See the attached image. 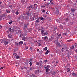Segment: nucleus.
<instances>
[{"label":"nucleus","instance_id":"20","mask_svg":"<svg viewBox=\"0 0 77 77\" xmlns=\"http://www.w3.org/2000/svg\"><path fill=\"white\" fill-rule=\"evenodd\" d=\"M71 11H72V12H74V11H75V9L74 8H72L71 9Z\"/></svg>","mask_w":77,"mask_h":77},{"label":"nucleus","instance_id":"39","mask_svg":"<svg viewBox=\"0 0 77 77\" xmlns=\"http://www.w3.org/2000/svg\"><path fill=\"white\" fill-rule=\"evenodd\" d=\"M25 66H26V64H25V65H24V67H23V68H24V69H26V68H27V66H26V67H25Z\"/></svg>","mask_w":77,"mask_h":77},{"label":"nucleus","instance_id":"61","mask_svg":"<svg viewBox=\"0 0 77 77\" xmlns=\"http://www.w3.org/2000/svg\"><path fill=\"white\" fill-rule=\"evenodd\" d=\"M37 51H39V49H37Z\"/></svg>","mask_w":77,"mask_h":77},{"label":"nucleus","instance_id":"19","mask_svg":"<svg viewBox=\"0 0 77 77\" xmlns=\"http://www.w3.org/2000/svg\"><path fill=\"white\" fill-rule=\"evenodd\" d=\"M25 25H26V26H28L29 24V22L28 21H27L26 23V24H25Z\"/></svg>","mask_w":77,"mask_h":77},{"label":"nucleus","instance_id":"46","mask_svg":"<svg viewBox=\"0 0 77 77\" xmlns=\"http://www.w3.org/2000/svg\"><path fill=\"white\" fill-rule=\"evenodd\" d=\"M32 59H32V58L30 59L29 60V62H31L32 61Z\"/></svg>","mask_w":77,"mask_h":77},{"label":"nucleus","instance_id":"12","mask_svg":"<svg viewBox=\"0 0 77 77\" xmlns=\"http://www.w3.org/2000/svg\"><path fill=\"white\" fill-rule=\"evenodd\" d=\"M55 74H56V72L54 71H53L51 74V75H54Z\"/></svg>","mask_w":77,"mask_h":77},{"label":"nucleus","instance_id":"59","mask_svg":"<svg viewBox=\"0 0 77 77\" xmlns=\"http://www.w3.org/2000/svg\"><path fill=\"white\" fill-rule=\"evenodd\" d=\"M41 20H43V17H41L40 18Z\"/></svg>","mask_w":77,"mask_h":77},{"label":"nucleus","instance_id":"9","mask_svg":"<svg viewBox=\"0 0 77 77\" xmlns=\"http://www.w3.org/2000/svg\"><path fill=\"white\" fill-rule=\"evenodd\" d=\"M39 73V70H37L35 72V73L36 74H38Z\"/></svg>","mask_w":77,"mask_h":77},{"label":"nucleus","instance_id":"17","mask_svg":"<svg viewBox=\"0 0 77 77\" xmlns=\"http://www.w3.org/2000/svg\"><path fill=\"white\" fill-rule=\"evenodd\" d=\"M22 19L23 20H26V17L24 16H22Z\"/></svg>","mask_w":77,"mask_h":77},{"label":"nucleus","instance_id":"27","mask_svg":"<svg viewBox=\"0 0 77 77\" xmlns=\"http://www.w3.org/2000/svg\"><path fill=\"white\" fill-rule=\"evenodd\" d=\"M19 44H23V41H20L19 43Z\"/></svg>","mask_w":77,"mask_h":77},{"label":"nucleus","instance_id":"6","mask_svg":"<svg viewBox=\"0 0 77 77\" xmlns=\"http://www.w3.org/2000/svg\"><path fill=\"white\" fill-rule=\"evenodd\" d=\"M45 69H46V71L47 72H48V71L50 70V69L46 66L45 67Z\"/></svg>","mask_w":77,"mask_h":77},{"label":"nucleus","instance_id":"23","mask_svg":"<svg viewBox=\"0 0 77 77\" xmlns=\"http://www.w3.org/2000/svg\"><path fill=\"white\" fill-rule=\"evenodd\" d=\"M16 59H19L20 58V56H16Z\"/></svg>","mask_w":77,"mask_h":77},{"label":"nucleus","instance_id":"13","mask_svg":"<svg viewBox=\"0 0 77 77\" xmlns=\"http://www.w3.org/2000/svg\"><path fill=\"white\" fill-rule=\"evenodd\" d=\"M26 14L28 15V16H30V11H28L27 12H26Z\"/></svg>","mask_w":77,"mask_h":77},{"label":"nucleus","instance_id":"21","mask_svg":"<svg viewBox=\"0 0 77 77\" xmlns=\"http://www.w3.org/2000/svg\"><path fill=\"white\" fill-rule=\"evenodd\" d=\"M57 45H58V46H59V47H61V45H60V43H57Z\"/></svg>","mask_w":77,"mask_h":77},{"label":"nucleus","instance_id":"24","mask_svg":"<svg viewBox=\"0 0 77 77\" xmlns=\"http://www.w3.org/2000/svg\"><path fill=\"white\" fill-rule=\"evenodd\" d=\"M17 55V54L16 53H15L14 54H13V56H14V57H16Z\"/></svg>","mask_w":77,"mask_h":77},{"label":"nucleus","instance_id":"49","mask_svg":"<svg viewBox=\"0 0 77 77\" xmlns=\"http://www.w3.org/2000/svg\"><path fill=\"white\" fill-rule=\"evenodd\" d=\"M72 41V40H67L68 42H71Z\"/></svg>","mask_w":77,"mask_h":77},{"label":"nucleus","instance_id":"44","mask_svg":"<svg viewBox=\"0 0 77 77\" xmlns=\"http://www.w3.org/2000/svg\"><path fill=\"white\" fill-rule=\"evenodd\" d=\"M29 64L30 65V66H32V63L30 62Z\"/></svg>","mask_w":77,"mask_h":77},{"label":"nucleus","instance_id":"50","mask_svg":"<svg viewBox=\"0 0 77 77\" xmlns=\"http://www.w3.org/2000/svg\"><path fill=\"white\" fill-rule=\"evenodd\" d=\"M46 51H47V52L48 53H50V51H48V50H47Z\"/></svg>","mask_w":77,"mask_h":77},{"label":"nucleus","instance_id":"58","mask_svg":"<svg viewBox=\"0 0 77 77\" xmlns=\"http://www.w3.org/2000/svg\"><path fill=\"white\" fill-rule=\"evenodd\" d=\"M43 64V63H42V61H40V64Z\"/></svg>","mask_w":77,"mask_h":77},{"label":"nucleus","instance_id":"3","mask_svg":"<svg viewBox=\"0 0 77 77\" xmlns=\"http://www.w3.org/2000/svg\"><path fill=\"white\" fill-rule=\"evenodd\" d=\"M42 39L44 40H46H46H48V37H47V36H46L44 37H42Z\"/></svg>","mask_w":77,"mask_h":77},{"label":"nucleus","instance_id":"15","mask_svg":"<svg viewBox=\"0 0 77 77\" xmlns=\"http://www.w3.org/2000/svg\"><path fill=\"white\" fill-rule=\"evenodd\" d=\"M29 69V71H31L33 69V67H30Z\"/></svg>","mask_w":77,"mask_h":77},{"label":"nucleus","instance_id":"2","mask_svg":"<svg viewBox=\"0 0 77 77\" xmlns=\"http://www.w3.org/2000/svg\"><path fill=\"white\" fill-rule=\"evenodd\" d=\"M55 10L56 11L55 12V14L56 15H58L59 14V12L57 8H56Z\"/></svg>","mask_w":77,"mask_h":77},{"label":"nucleus","instance_id":"36","mask_svg":"<svg viewBox=\"0 0 77 77\" xmlns=\"http://www.w3.org/2000/svg\"><path fill=\"white\" fill-rule=\"evenodd\" d=\"M47 68H50V65H47Z\"/></svg>","mask_w":77,"mask_h":77},{"label":"nucleus","instance_id":"4","mask_svg":"<svg viewBox=\"0 0 77 77\" xmlns=\"http://www.w3.org/2000/svg\"><path fill=\"white\" fill-rule=\"evenodd\" d=\"M6 11L7 13L8 14H9L11 12V9H8L6 10Z\"/></svg>","mask_w":77,"mask_h":77},{"label":"nucleus","instance_id":"22","mask_svg":"<svg viewBox=\"0 0 77 77\" xmlns=\"http://www.w3.org/2000/svg\"><path fill=\"white\" fill-rule=\"evenodd\" d=\"M72 75L73 76H75L76 75V74H75V73L74 72H72Z\"/></svg>","mask_w":77,"mask_h":77},{"label":"nucleus","instance_id":"60","mask_svg":"<svg viewBox=\"0 0 77 77\" xmlns=\"http://www.w3.org/2000/svg\"><path fill=\"white\" fill-rule=\"evenodd\" d=\"M3 68H4V67H1V69H3Z\"/></svg>","mask_w":77,"mask_h":77},{"label":"nucleus","instance_id":"11","mask_svg":"<svg viewBox=\"0 0 77 77\" xmlns=\"http://www.w3.org/2000/svg\"><path fill=\"white\" fill-rule=\"evenodd\" d=\"M8 42L6 41H5L4 42V44L5 45H7V44H8Z\"/></svg>","mask_w":77,"mask_h":77},{"label":"nucleus","instance_id":"8","mask_svg":"<svg viewBox=\"0 0 77 77\" xmlns=\"http://www.w3.org/2000/svg\"><path fill=\"white\" fill-rule=\"evenodd\" d=\"M22 31L21 30H19L18 32H16V34H17L18 35H19L20 33H21Z\"/></svg>","mask_w":77,"mask_h":77},{"label":"nucleus","instance_id":"43","mask_svg":"<svg viewBox=\"0 0 77 77\" xmlns=\"http://www.w3.org/2000/svg\"><path fill=\"white\" fill-rule=\"evenodd\" d=\"M38 44V46H40V45H41V44L40 43H38V42H37Z\"/></svg>","mask_w":77,"mask_h":77},{"label":"nucleus","instance_id":"51","mask_svg":"<svg viewBox=\"0 0 77 77\" xmlns=\"http://www.w3.org/2000/svg\"><path fill=\"white\" fill-rule=\"evenodd\" d=\"M42 12H44V13L45 12V11L44 10H43Z\"/></svg>","mask_w":77,"mask_h":77},{"label":"nucleus","instance_id":"63","mask_svg":"<svg viewBox=\"0 0 77 77\" xmlns=\"http://www.w3.org/2000/svg\"><path fill=\"white\" fill-rule=\"evenodd\" d=\"M45 54H48V53L47 52V51H46V52H45Z\"/></svg>","mask_w":77,"mask_h":77},{"label":"nucleus","instance_id":"54","mask_svg":"<svg viewBox=\"0 0 77 77\" xmlns=\"http://www.w3.org/2000/svg\"><path fill=\"white\" fill-rule=\"evenodd\" d=\"M45 6H48V3L46 4Z\"/></svg>","mask_w":77,"mask_h":77},{"label":"nucleus","instance_id":"5","mask_svg":"<svg viewBox=\"0 0 77 77\" xmlns=\"http://www.w3.org/2000/svg\"><path fill=\"white\" fill-rule=\"evenodd\" d=\"M23 29H24V30H26V29H28V28H27V25H25V24L24 25Z\"/></svg>","mask_w":77,"mask_h":77},{"label":"nucleus","instance_id":"48","mask_svg":"<svg viewBox=\"0 0 77 77\" xmlns=\"http://www.w3.org/2000/svg\"><path fill=\"white\" fill-rule=\"evenodd\" d=\"M25 34H27V31H25V32H24Z\"/></svg>","mask_w":77,"mask_h":77},{"label":"nucleus","instance_id":"33","mask_svg":"<svg viewBox=\"0 0 77 77\" xmlns=\"http://www.w3.org/2000/svg\"><path fill=\"white\" fill-rule=\"evenodd\" d=\"M35 23H39V21L38 20H36Z\"/></svg>","mask_w":77,"mask_h":77},{"label":"nucleus","instance_id":"25","mask_svg":"<svg viewBox=\"0 0 77 77\" xmlns=\"http://www.w3.org/2000/svg\"><path fill=\"white\" fill-rule=\"evenodd\" d=\"M70 48L71 49H74V45H72L70 47Z\"/></svg>","mask_w":77,"mask_h":77},{"label":"nucleus","instance_id":"7","mask_svg":"<svg viewBox=\"0 0 77 77\" xmlns=\"http://www.w3.org/2000/svg\"><path fill=\"white\" fill-rule=\"evenodd\" d=\"M61 21V18H60L59 19H58L56 20V21L57 23H60Z\"/></svg>","mask_w":77,"mask_h":77},{"label":"nucleus","instance_id":"29","mask_svg":"<svg viewBox=\"0 0 77 77\" xmlns=\"http://www.w3.org/2000/svg\"><path fill=\"white\" fill-rule=\"evenodd\" d=\"M19 20H22V17H19L18 18Z\"/></svg>","mask_w":77,"mask_h":77},{"label":"nucleus","instance_id":"18","mask_svg":"<svg viewBox=\"0 0 77 77\" xmlns=\"http://www.w3.org/2000/svg\"><path fill=\"white\" fill-rule=\"evenodd\" d=\"M8 36L9 38H12V35L11 36V34H9Z\"/></svg>","mask_w":77,"mask_h":77},{"label":"nucleus","instance_id":"42","mask_svg":"<svg viewBox=\"0 0 77 77\" xmlns=\"http://www.w3.org/2000/svg\"><path fill=\"white\" fill-rule=\"evenodd\" d=\"M51 40H53V36H51Z\"/></svg>","mask_w":77,"mask_h":77},{"label":"nucleus","instance_id":"53","mask_svg":"<svg viewBox=\"0 0 77 77\" xmlns=\"http://www.w3.org/2000/svg\"><path fill=\"white\" fill-rule=\"evenodd\" d=\"M25 47V48H26L25 49V50H27V49H28V47L26 46Z\"/></svg>","mask_w":77,"mask_h":77},{"label":"nucleus","instance_id":"57","mask_svg":"<svg viewBox=\"0 0 77 77\" xmlns=\"http://www.w3.org/2000/svg\"><path fill=\"white\" fill-rule=\"evenodd\" d=\"M43 17H47V15H43Z\"/></svg>","mask_w":77,"mask_h":77},{"label":"nucleus","instance_id":"31","mask_svg":"<svg viewBox=\"0 0 77 77\" xmlns=\"http://www.w3.org/2000/svg\"><path fill=\"white\" fill-rule=\"evenodd\" d=\"M44 30H42L41 32V33H42V34H43V33H44Z\"/></svg>","mask_w":77,"mask_h":77},{"label":"nucleus","instance_id":"37","mask_svg":"<svg viewBox=\"0 0 77 77\" xmlns=\"http://www.w3.org/2000/svg\"><path fill=\"white\" fill-rule=\"evenodd\" d=\"M19 14L18 11H17L16 12V15H18V14Z\"/></svg>","mask_w":77,"mask_h":77},{"label":"nucleus","instance_id":"62","mask_svg":"<svg viewBox=\"0 0 77 77\" xmlns=\"http://www.w3.org/2000/svg\"><path fill=\"white\" fill-rule=\"evenodd\" d=\"M9 17H10V15H8L7 16V17L8 18H9Z\"/></svg>","mask_w":77,"mask_h":77},{"label":"nucleus","instance_id":"64","mask_svg":"<svg viewBox=\"0 0 77 77\" xmlns=\"http://www.w3.org/2000/svg\"><path fill=\"white\" fill-rule=\"evenodd\" d=\"M64 35H66V33H65L64 34H63Z\"/></svg>","mask_w":77,"mask_h":77},{"label":"nucleus","instance_id":"38","mask_svg":"<svg viewBox=\"0 0 77 77\" xmlns=\"http://www.w3.org/2000/svg\"><path fill=\"white\" fill-rule=\"evenodd\" d=\"M44 62H45V63H46V62H48V60H44Z\"/></svg>","mask_w":77,"mask_h":77},{"label":"nucleus","instance_id":"10","mask_svg":"<svg viewBox=\"0 0 77 77\" xmlns=\"http://www.w3.org/2000/svg\"><path fill=\"white\" fill-rule=\"evenodd\" d=\"M29 20H30V21H33L34 20V17H30Z\"/></svg>","mask_w":77,"mask_h":77},{"label":"nucleus","instance_id":"40","mask_svg":"<svg viewBox=\"0 0 77 77\" xmlns=\"http://www.w3.org/2000/svg\"><path fill=\"white\" fill-rule=\"evenodd\" d=\"M27 10H29V11H30V8H29H29H27Z\"/></svg>","mask_w":77,"mask_h":77},{"label":"nucleus","instance_id":"35","mask_svg":"<svg viewBox=\"0 0 77 77\" xmlns=\"http://www.w3.org/2000/svg\"><path fill=\"white\" fill-rule=\"evenodd\" d=\"M8 30L10 31V32H11V30H12V29L11 28H9L8 29Z\"/></svg>","mask_w":77,"mask_h":77},{"label":"nucleus","instance_id":"45","mask_svg":"<svg viewBox=\"0 0 77 77\" xmlns=\"http://www.w3.org/2000/svg\"><path fill=\"white\" fill-rule=\"evenodd\" d=\"M20 37H21V36H23V34H22V33H20Z\"/></svg>","mask_w":77,"mask_h":77},{"label":"nucleus","instance_id":"34","mask_svg":"<svg viewBox=\"0 0 77 77\" xmlns=\"http://www.w3.org/2000/svg\"><path fill=\"white\" fill-rule=\"evenodd\" d=\"M32 7H33V6L32 5H30V6H29V8H30V9H31V8H32Z\"/></svg>","mask_w":77,"mask_h":77},{"label":"nucleus","instance_id":"1","mask_svg":"<svg viewBox=\"0 0 77 77\" xmlns=\"http://www.w3.org/2000/svg\"><path fill=\"white\" fill-rule=\"evenodd\" d=\"M22 40H23L24 41H26L27 40V38L25 36H23L22 38Z\"/></svg>","mask_w":77,"mask_h":77},{"label":"nucleus","instance_id":"56","mask_svg":"<svg viewBox=\"0 0 77 77\" xmlns=\"http://www.w3.org/2000/svg\"><path fill=\"white\" fill-rule=\"evenodd\" d=\"M61 21H63V18H62L61 19Z\"/></svg>","mask_w":77,"mask_h":77},{"label":"nucleus","instance_id":"41","mask_svg":"<svg viewBox=\"0 0 77 77\" xmlns=\"http://www.w3.org/2000/svg\"><path fill=\"white\" fill-rule=\"evenodd\" d=\"M47 47H45L44 48V50L46 51L47 50Z\"/></svg>","mask_w":77,"mask_h":77},{"label":"nucleus","instance_id":"16","mask_svg":"<svg viewBox=\"0 0 77 77\" xmlns=\"http://www.w3.org/2000/svg\"><path fill=\"white\" fill-rule=\"evenodd\" d=\"M43 64H40L39 67L40 68H43Z\"/></svg>","mask_w":77,"mask_h":77},{"label":"nucleus","instance_id":"30","mask_svg":"<svg viewBox=\"0 0 77 77\" xmlns=\"http://www.w3.org/2000/svg\"><path fill=\"white\" fill-rule=\"evenodd\" d=\"M65 20L67 22V21H68V20H69V19H68V18H66Z\"/></svg>","mask_w":77,"mask_h":77},{"label":"nucleus","instance_id":"55","mask_svg":"<svg viewBox=\"0 0 77 77\" xmlns=\"http://www.w3.org/2000/svg\"><path fill=\"white\" fill-rule=\"evenodd\" d=\"M2 11L0 10V14H2Z\"/></svg>","mask_w":77,"mask_h":77},{"label":"nucleus","instance_id":"47","mask_svg":"<svg viewBox=\"0 0 77 77\" xmlns=\"http://www.w3.org/2000/svg\"><path fill=\"white\" fill-rule=\"evenodd\" d=\"M16 45H19V43H16Z\"/></svg>","mask_w":77,"mask_h":77},{"label":"nucleus","instance_id":"26","mask_svg":"<svg viewBox=\"0 0 77 77\" xmlns=\"http://www.w3.org/2000/svg\"><path fill=\"white\" fill-rule=\"evenodd\" d=\"M44 29V26H42L41 27V30H42V29Z\"/></svg>","mask_w":77,"mask_h":77},{"label":"nucleus","instance_id":"28","mask_svg":"<svg viewBox=\"0 0 77 77\" xmlns=\"http://www.w3.org/2000/svg\"><path fill=\"white\" fill-rule=\"evenodd\" d=\"M67 72H69L70 71V69L69 68H68L67 69Z\"/></svg>","mask_w":77,"mask_h":77},{"label":"nucleus","instance_id":"32","mask_svg":"<svg viewBox=\"0 0 77 77\" xmlns=\"http://www.w3.org/2000/svg\"><path fill=\"white\" fill-rule=\"evenodd\" d=\"M12 23V20H11L10 21V22H9V24H11Z\"/></svg>","mask_w":77,"mask_h":77},{"label":"nucleus","instance_id":"14","mask_svg":"<svg viewBox=\"0 0 77 77\" xmlns=\"http://www.w3.org/2000/svg\"><path fill=\"white\" fill-rule=\"evenodd\" d=\"M29 32L32 33V29L30 28L29 29Z\"/></svg>","mask_w":77,"mask_h":77},{"label":"nucleus","instance_id":"52","mask_svg":"<svg viewBox=\"0 0 77 77\" xmlns=\"http://www.w3.org/2000/svg\"><path fill=\"white\" fill-rule=\"evenodd\" d=\"M61 36V34H60L58 35V36H59V37H60V36Z\"/></svg>","mask_w":77,"mask_h":77}]
</instances>
